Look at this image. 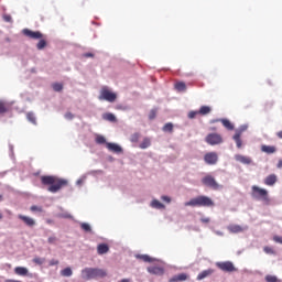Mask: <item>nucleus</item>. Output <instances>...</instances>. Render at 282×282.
<instances>
[{"instance_id":"nucleus-53","label":"nucleus","mask_w":282,"mask_h":282,"mask_svg":"<svg viewBox=\"0 0 282 282\" xmlns=\"http://www.w3.org/2000/svg\"><path fill=\"white\" fill-rule=\"evenodd\" d=\"M276 137H278L280 140H282V130L279 131V132H276Z\"/></svg>"},{"instance_id":"nucleus-54","label":"nucleus","mask_w":282,"mask_h":282,"mask_svg":"<svg viewBox=\"0 0 282 282\" xmlns=\"http://www.w3.org/2000/svg\"><path fill=\"white\" fill-rule=\"evenodd\" d=\"M278 169H282V160L278 162Z\"/></svg>"},{"instance_id":"nucleus-29","label":"nucleus","mask_w":282,"mask_h":282,"mask_svg":"<svg viewBox=\"0 0 282 282\" xmlns=\"http://www.w3.org/2000/svg\"><path fill=\"white\" fill-rule=\"evenodd\" d=\"M139 147L140 149H149L151 147V139L144 138Z\"/></svg>"},{"instance_id":"nucleus-34","label":"nucleus","mask_w":282,"mask_h":282,"mask_svg":"<svg viewBox=\"0 0 282 282\" xmlns=\"http://www.w3.org/2000/svg\"><path fill=\"white\" fill-rule=\"evenodd\" d=\"M163 131L165 133H172L173 132V123H171V122L165 123L164 127H163Z\"/></svg>"},{"instance_id":"nucleus-26","label":"nucleus","mask_w":282,"mask_h":282,"mask_svg":"<svg viewBox=\"0 0 282 282\" xmlns=\"http://www.w3.org/2000/svg\"><path fill=\"white\" fill-rule=\"evenodd\" d=\"M176 91H186V83L184 82H177L175 85H174Z\"/></svg>"},{"instance_id":"nucleus-56","label":"nucleus","mask_w":282,"mask_h":282,"mask_svg":"<svg viewBox=\"0 0 282 282\" xmlns=\"http://www.w3.org/2000/svg\"><path fill=\"white\" fill-rule=\"evenodd\" d=\"M3 198V196L0 195V200Z\"/></svg>"},{"instance_id":"nucleus-20","label":"nucleus","mask_w":282,"mask_h":282,"mask_svg":"<svg viewBox=\"0 0 282 282\" xmlns=\"http://www.w3.org/2000/svg\"><path fill=\"white\" fill-rule=\"evenodd\" d=\"M234 140L236 142L237 149H241V147H243V141H241V131L235 133Z\"/></svg>"},{"instance_id":"nucleus-16","label":"nucleus","mask_w":282,"mask_h":282,"mask_svg":"<svg viewBox=\"0 0 282 282\" xmlns=\"http://www.w3.org/2000/svg\"><path fill=\"white\" fill-rule=\"evenodd\" d=\"M235 160L236 162H240V164H252V159L243 156L241 154H236Z\"/></svg>"},{"instance_id":"nucleus-30","label":"nucleus","mask_w":282,"mask_h":282,"mask_svg":"<svg viewBox=\"0 0 282 282\" xmlns=\"http://www.w3.org/2000/svg\"><path fill=\"white\" fill-rule=\"evenodd\" d=\"M137 259H141L145 263H153V258H150L148 254L137 256Z\"/></svg>"},{"instance_id":"nucleus-33","label":"nucleus","mask_w":282,"mask_h":282,"mask_svg":"<svg viewBox=\"0 0 282 282\" xmlns=\"http://www.w3.org/2000/svg\"><path fill=\"white\" fill-rule=\"evenodd\" d=\"M74 272L72 271V268L67 267L64 270L61 271L62 276H72Z\"/></svg>"},{"instance_id":"nucleus-22","label":"nucleus","mask_w":282,"mask_h":282,"mask_svg":"<svg viewBox=\"0 0 282 282\" xmlns=\"http://www.w3.org/2000/svg\"><path fill=\"white\" fill-rule=\"evenodd\" d=\"M213 111V108L209 106H202L198 110L199 116H208Z\"/></svg>"},{"instance_id":"nucleus-52","label":"nucleus","mask_w":282,"mask_h":282,"mask_svg":"<svg viewBox=\"0 0 282 282\" xmlns=\"http://www.w3.org/2000/svg\"><path fill=\"white\" fill-rule=\"evenodd\" d=\"M48 243H56V238L55 237H50L48 238Z\"/></svg>"},{"instance_id":"nucleus-39","label":"nucleus","mask_w":282,"mask_h":282,"mask_svg":"<svg viewBox=\"0 0 282 282\" xmlns=\"http://www.w3.org/2000/svg\"><path fill=\"white\" fill-rule=\"evenodd\" d=\"M158 116V109H152L149 113V120H155Z\"/></svg>"},{"instance_id":"nucleus-24","label":"nucleus","mask_w":282,"mask_h":282,"mask_svg":"<svg viewBox=\"0 0 282 282\" xmlns=\"http://www.w3.org/2000/svg\"><path fill=\"white\" fill-rule=\"evenodd\" d=\"M15 274H18V276H26L28 274V268L24 267H17L14 269Z\"/></svg>"},{"instance_id":"nucleus-35","label":"nucleus","mask_w":282,"mask_h":282,"mask_svg":"<svg viewBox=\"0 0 282 282\" xmlns=\"http://www.w3.org/2000/svg\"><path fill=\"white\" fill-rule=\"evenodd\" d=\"M80 228L84 230V232H91V226L87 223H82Z\"/></svg>"},{"instance_id":"nucleus-18","label":"nucleus","mask_w":282,"mask_h":282,"mask_svg":"<svg viewBox=\"0 0 282 282\" xmlns=\"http://www.w3.org/2000/svg\"><path fill=\"white\" fill-rule=\"evenodd\" d=\"M262 153H268V155H272V153H276V147L274 145H261Z\"/></svg>"},{"instance_id":"nucleus-15","label":"nucleus","mask_w":282,"mask_h":282,"mask_svg":"<svg viewBox=\"0 0 282 282\" xmlns=\"http://www.w3.org/2000/svg\"><path fill=\"white\" fill-rule=\"evenodd\" d=\"M278 177L276 174H270L264 178V184L265 186H274V184H276L278 182Z\"/></svg>"},{"instance_id":"nucleus-40","label":"nucleus","mask_w":282,"mask_h":282,"mask_svg":"<svg viewBox=\"0 0 282 282\" xmlns=\"http://www.w3.org/2000/svg\"><path fill=\"white\" fill-rule=\"evenodd\" d=\"M53 89L54 91H63V84L61 83L53 84Z\"/></svg>"},{"instance_id":"nucleus-42","label":"nucleus","mask_w":282,"mask_h":282,"mask_svg":"<svg viewBox=\"0 0 282 282\" xmlns=\"http://www.w3.org/2000/svg\"><path fill=\"white\" fill-rule=\"evenodd\" d=\"M140 140V133L137 132V133H133L131 137H130V141L131 142H139Z\"/></svg>"},{"instance_id":"nucleus-14","label":"nucleus","mask_w":282,"mask_h":282,"mask_svg":"<svg viewBox=\"0 0 282 282\" xmlns=\"http://www.w3.org/2000/svg\"><path fill=\"white\" fill-rule=\"evenodd\" d=\"M150 274H155L156 276H162L164 274V269L162 267L152 265L148 268Z\"/></svg>"},{"instance_id":"nucleus-49","label":"nucleus","mask_w":282,"mask_h":282,"mask_svg":"<svg viewBox=\"0 0 282 282\" xmlns=\"http://www.w3.org/2000/svg\"><path fill=\"white\" fill-rule=\"evenodd\" d=\"M65 118H67V120H72L74 118V115L72 112H67L65 115Z\"/></svg>"},{"instance_id":"nucleus-44","label":"nucleus","mask_w":282,"mask_h":282,"mask_svg":"<svg viewBox=\"0 0 282 282\" xmlns=\"http://www.w3.org/2000/svg\"><path fill=\"white\" fill-rule=\"evenodd\" d=\"M263 250L267 254H274V249H272V247H264Z\"/></svg>"},{"instance_id":"nucleus-2","label":"nucleus","mask_w":282,"mask_h":282,"mask_svg":"<svg viewBox=\"0 0 282 282\" xmlns=\"http://www.w3.org/2000/svg\"><path fill=\"white\" fill-rule=\"evenodd\" d=\"M107 271L98 268H85L82 270V279L84 281H91L93 279H105Z\"/></svg>"},{"instance_id":"nucleus-6","label":"nucleus","mask_w":282,"mask_h":282,"mask_svg":"<svg viewBox=\"0 0 282 282\" xmlns=\"http://www.w3.org/2000/svg\"><path fill=\"white\" fill-rule=\"evenodd\" d=\"M205 142H207L210 147H217L219 144H224V137L219 133H209L205 138Z\"/></svg>"},{"instance_id":"nucleus-50","label":"nucleus","mask_w":282,"mask_h":282,"mask_svg":"<svg viewBox=\"0 0 282 282\" xmlns=\"http://www.w3.org/2000/svg\"><path fill=\"white\" fill-rule=\"evenodd\" d=\"M202 224H210V218H202Z\"/></svg>"},{"instance_id":"nucleus-17","label":"nucleus","mask_w":282,"mask_h":282,"mask_svg":"<svg viewBox=\"0 0 282 282\" xmlns=\"http://www.w3.org/2000/svg\"><path fill=\"white\" fill-rule=\"evenodd\" d=\"M106 147L108 151H111L112 153H122V148L117 143H106Z\"/></svg>"},{"instance_id":"nucleus-21","label":"nucleus","mask_w":282,"mask_h":282,"mask_svg":"<svg viewBox=\"0 0 282 282\" xmlns=\"http://www.w3.org/2000/svg\"><path fill=\"white\" fill-rule=\"evenodd\" d=\"M98 254H107L109 252V245L107 243H100L97 247Z\"/></svg>"},{"instance_id":"nucleus-23","label":"nucleus","mask_w":282,"mask_h":282,"mask_svg":"<svg viewBox=\"0 0 282 282\" xmlns=\"http://www.w3.org/2000/svg\"><path fill=\"white\" fill-rule=\"evenodd\" d=\"M151 206H152V208H156L158 210H164V208H166V206H164V204H162L158 199H153L151 203Z\"/></svg>"},{"instance_id":"nucleus-36","label":"nucleus","mask_w":282,"mask_h":282,"mask_svg":"<svg viewBox=\"0 0 282 282\" xmlns=\"http://www.w3.org/2000/svg\"><path fill=\"white\" fill-rule=\"evenodd\" d=\"M31 213H43V207L42 206H36V205H32L30 207Z\"/></svg>"},{"instance_id":"nucleus-37","label":"nucleus","mask_w":282,"mask_h":282,"mask_svg":"<svg viewBox=\"0 0 282 282\" xmlns=\"http://www.w3.org/2000/svg\"><path fill=\"white\" fill-rule=\"evenodd\" d=\"M26 118H28L29 122H32V124H36V117L33 115V112H29L26 115Z\"/></svg>"},{"instance_id":"nucleus-27","label":"nucleus","mask_w":282,"mask_h":282,"mask_svg":"<svg viewBox=\"0 0 282 282\" xmlns=\"http://www.w3.org/2000/svg\"><path fill=\"white\" fill-rule=\"evenodd\" d=\"M8 111H10V106L3 101H0V115L8 113Z\"/></svg>"},{"instance_id":"nucleus-43","label":"nucleus","mask_w":282,"mask_h":282,"mask_svg":"<svg viewBox=\"0 0 282 282\" xmlns=\"http://www.w3.org/2000/svg\"><path fill=\"white\" fill-rule=\"evenodd\" d=\"M33 262L36 263V265H43V263H45V258H34Z\"/></svg>"},{"instance_id":"nucleus-28","label":"nucleus","mask_w":282,"mask_h":282,"mask_svg":"<svg viewBox=\"0 0 282 282\" xmlns=\"http://www.w3.org/2000/svg\"><path fill=\"white\" fill-rule=\"evenodd\" d=\"M95 142L96 144H107V139L102 134H97Z\"/></svg>"},{"instance_id":"nucleus-10","label":"nucleus","mask_w":282,"mask_h":282,"mask_svg":"<svg viewBox=\"0 0 282 282\" xmlns=\"http://www.w3.org/2000/svg\"><path fill=\"white\" fill-rule=\"evenodd\" d=\"M18 219L23 221L24 226H28L29 228H34L36 226V220H34V218H32L30 216L19 214Z\"/></svg>"},{"instance_id":"nucleus-25","label":"nucleus","mask_w":282,"mask_h":282,"mask_svg":"<svg viewBox=\"0 0 282 282\" xmlns=\"http://www.w3.org/2000/svg\"><path fill=\"white\" fill-rule=\"evenodd\" d=\"M220 122L225 127V129H228V131H232V129H235V126H232V123L228 119H221Z\"/></svg>"},{"instance_id":"nucleus-48","label":"nucleus","mask_w":282,"mask_h":282,"mask_svg":"<svg viewBox=\"0 0 282 282\" xmlns=\"http://www.w3.org/2000/svg\"><path fill=\"white\" fill-rule=\"evenodd\" d=\"M161 199L162 202H166V204H171V197L169 196H162Z\"/></svg>"},{"instance_id":"nucleus-4","label":"nucleus","mask_w":282,"mask_h":282,"mask_svg":"<svg viewBox=\"0 0 282 282\" xmlns=\"http://www.w3.org/2000/svg\"><path fill=\"white\" fill-rule=\"evenodd\" d=\"M185 206H205V207H210L215 206V202L208 196H198L196 198H192L191 200L185 203Z\"/></svg>"},{"instance_id":"nucleus-7","label":"nucleus","mask_w":282,"mask_h":282,"mask_svg":"<svg viewBox=\"0 0 282 282\" xmlns=\"http://www.w3.org/2000/svg\"><path fill=\"white\" fill-rule=\"evenodd\" d=\"M99 100H107V102H116V99L118 96L109 90L107 87L101 88L100 95H99Z\"/></svg>"},{"instance_id":"nucleus-3","label":"nucleus","mask_w":282,"mask_h":282,"mask_svg":"<svg viewBox=\"0 0 282 282\" xmlns=\"http://www.w3.org/2000/svg\"><path fill=\"white\" fill-rule=\"evenodd\" d=\"M251 197L258 202H263L264 204H270V194L268 189L261 188L257 185L251 187Z\"/></svg>"},{"instance_id":"nucleus-8","label":"nucleus","mask_w":282,"mask_h":282,"mask_svg":"<svg viewBox=\"0 0 282 282\" xmlns=\"http://www.w3.org/2000/svg\"><path fill=\"white\" fill-rule=\"evenodd\" d=\"M204 162L208 166H215L219 162V154L217 152H207L204 155Z\"/></svg>"},{"instance_id":"nucleus-5","label":"nucleus","mask_w":282,"mask_h":282,"mask_svg":"<svg viewBox=\"0 0 282 282\" xmlns=\"http://www.w3.org/2000/svg\"><path fill=\"white\" fill-rule=\"evenodd\" d=\"M203 186H207V188H213V191H219L223 186L217 183V180L214 178L213 175L207 174L202 178Z\"/></svg>"},{"instance_id":"nucleus-31","label":"nucleus","mask_w":282,"mask_h":282,"mask_svg":"<svg viewBox=\"0 0 282 282\" xmlns=\"http://www.w3.org/2000/svg\"><path fill=\"white\" fill-rule=\"evenodd\" d=\"M37 50H45L47 47V41L45 39H40L39 43L36 44Z\"/></svg>"},{"instance_id":"nucleus-9","label":"nucleus","mask_w":282,"mask_h":282,"mask_svg":"<svg viewBox=\"0 0 282 282\" xmlns=\"http://www.w3.org/2000/svg\"><path fill=\"white\" fill-rule=\"evenodd\" d=\"M216 265L223 272H237V268L231 261L216 262Z\"/></svg>"},{"instance_id":"nucleus-46","label":"nucleus","mask_w":282,"mask_h":282,"mask_svg":"<svg viewBox=\"0 0 282 282\" xmlns=\"http://www.w3.org/2000/svg\"><path fill=\"white\" fill-rule=\"evenodd\" d=\"M273 241H275V243H281L282 245V237L281 236H274Z\"/></svg>"},{"instance_id":"nucleus-45","label":"nucleus","mask_w":282,"mask_h":282,"mask_svg":"<svg viewBox=\"0 0 282 282\" xmlns=\"http://www.w3.org/2000/svg\"><path fill=\"white\" fill-rule=\"evenodd\" d=\"M3 21H6L7 23H12V15H10V14H4V15H3Z\"/></svg>"},{"instance_id":"nucleus-13","label":"nucleus","mask_w":282,"mask_h":282,"mask_svg":"<svg viewBox=\"0 0 282 282\" xmlns=\"http://www.w3.org/2000/svg\"><path fill=\"white\" fill-rule=\"evenodd\" d=\"M213 274H215V270L207 269V270H204L200 273H198L196 279H197V281H204V279H208V276H213Z\"/></svg>"},{"instance_id":"nucleus-12","label":"nucleus","mask_w":282,"mask_h":282,"mask_svg":"<svg viewBox=\"0 0 282 282\" xmlns=\"http://www.w3.org/2000/svg\"><path fill=\"white\" fill-rule=\"evenodd\" d=\"M227 230L232 235H237L239 232H243V230H248V227H241V225H229Z\"/></svg>"},{"instance_id":"nucleus-19","label":"nucleus","mask_w":282,"mask_h":282,"mask_svg":"<svg viewBox=\"0 0 282 282\" xmlns=\"http://www.w3.org/2000/svg\"><path fill=\"white\" fill-rule=\"evenodd\" d=\"M188 279V274L186 273H181L177 275H174L169 280V282H180V281H186Z\"/></svg>"},{"instance_id":"nucleus-41","label":"nucleus","mask_w":282,"mask_h":282,"mask_svg":"<svg viewBox=\"0 0 282 282\" xmlns=\"http://www.w3.org/2000/svg\"><path fill=\"white\" fill-rule=\"evenodd\" d=\"M265 281L267 282H279V278H276V275H267Z\"/></svg>"},{"instance_id":"nucleus-38","label":"nucleus","mask_w":282,"mask_h":282,"mask_svg":"<svg viewBox=\"0 0 282 282\" xmlns=\"http://www.w3.org/2000/svg\"><path fill=\"white\" fill-rule=\"evenodd\" d=\"M197 116H199V110H192L188 112L187 118H189V120H193V118H197Z\"/></svg>"},{"instance_id":"nucleus-32","label":"nucleus","mask_w":282,"mask_h":282,"mask_svg":"<svg viewBox=\"0 0 282 282\" xmlns=\"http://www.w3.org/2000/svg\"><path fill=\"white\" fill-rule=\"evenodd\" d=\"M104 120H108V122H116V115L108 112L104 115Z\"/></svg>"},{"instance_id":"nucleus-47","label":"nucleus","mask_w":282,"mask_h":282,"mask_svg":"<svg viewBox=\"0 0 282 282\" xmlns=\"http://www.w3.org/2000/svg\"><path fill=\"white\" fill-rule=\"evenodd\" d=\"M58 260H56V259H52V260H50V262H48V265H58Z\"/></svg>"},{"instance_id":"nucleus-1","label":"nucleus","mask_w":282,"mask_h":282,"mask_svg":"<svg viewBox=\"0 0 282 282\" xmlns=\"http://www.w3.org/2000/svg\"><path fill=\"white\" fill-rule=\"evenodd\" d=\"M41 182L43 186H48V193H58V191L65 188V186H69V181L52 175L41 176Z\"/></svg>"},{"instance_id":"nucleus-11","label":"nucleus","mask_w":282,"mask_h":282,"mask_svg":"<svg viewBox=\"0 0 282 282\" xmlns=\"http://www.w3.org/2000/svg\"><path fill=\"white\" fill-rule=\"evenodd\" d=\"M24 36H28L29 39H33L34 41H39L43 36V33L41 31H32L30 29L23 30Z\"/></svg>"},{"instance_id":"nucleus-51","label":"nucleus","mask_w":282,"mask_h":282,"mask_svg":"<svg viewBox=\"0 0 282 282\" xmlns=\"http://www.w3.org/2000/svg\"><path fill=\"white\" fill-rule=\"evenodd\" d=\"M85 58H94V54L93 53H86L84 54Z\"/></svg>"},{"instance_id":"nucleus-55","label":"nucleus","mask_w":282,"mask_h":282,"mask_svg":"<svg viewBox=\"0 0 282 282\" xmlns=\"http://www.w3.org/2000/svg\"><path fill=\"white\" fill-rule=\"evenodd\" d=\"M1 219H3V214L0 213V221H1Z\"/></svg>"}]
</instances>
